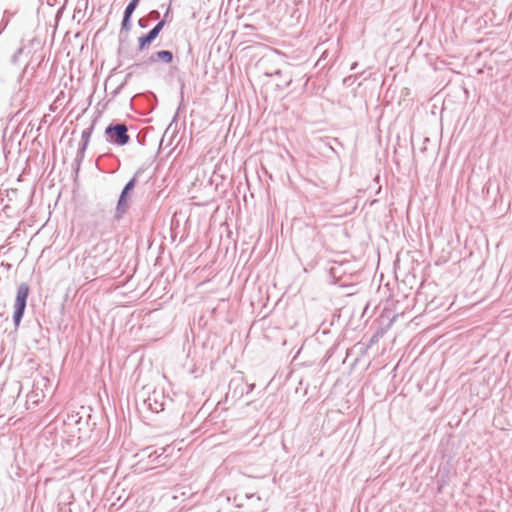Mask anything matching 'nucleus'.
Here are the masks:
<instances>
[{
	"mask_svg": "<svg viewBox=\"0 0 512 512\" xmlns=\"http://www.w3.org/2000/svg\"><path fill=\"white\" fill-rule=\"evenodd\" d=\"M106 133L110 136L111 140H113L118 145H125L129 141V136L127 134V128L123 124H118L113 127H108L106 129Z\"/></svg>",
	"mask_w": 512,
	"mask_h": 512,
	"instance_id": "obj_2",
	"label": "nucleus"
},
{
	"mask_svg": "<svg viewBox=\"0 0 512 512\" xmlns=\"http://www.w3.org/2000/svg\"><path fill=\"white\" fill-rule=\"evenodd\" d=\"M29 295V287L27 284H21L18 287L17 295L15 299V312H14V321L18 324L23 316L26 301Z\"/></svg>",
	"mask_w": 512,
	"mask_h": 512,
	"instance_id": "obj_1",
	"label": "nucleus"
},
{
	"mask_svg": "<svg viewBox=\"0 0 512 512\" xmlns=\"http://www.w3.org/2000/svg\"><path fill=\"white\" fill-rule=\"evenodd\" d=\"M134 187V181L131 180L129 181L124 190L122 191L121 193V196H120V199L118 201V206H117V210L120 212V213H124L128 207V192L130 190H132Z\"/></svg>",
	"mask_w": 512,
	"mask_h": 512,
	"instance_id": "obj_4",
	"label": "nucleus"
},
{
	"mask_svg": "<svg viewBox=\"0 0 512 512\" xmlns=\"http://www.w3.org/2000/svg\"><path fill=\"white\" fill-rule=\"evenodd\" d=\"M156 38V36H154L151 32H149L147 35H144L142 37L139 38L138 42H139V49L140 50H143L146 46H148L154 39Z\"/></svg>",
	"mask_w": 512,
	"mask_h": 512,
	"instance_id": "obj_7",
	"label": "nucleus"
},
{
	"mask_svg": "<svg viewBox=\"0 0 512 512\" xmlns=\"http://www.w3.org/2000/svg\"><path fill=\"white\" fill-rule=\"evenodd\" d=\"M158 58L164 60L165 62L172 61V53L170 51H159L157 53Z\"/></svg>",
	"mask_w": 512,
	"mask_h": 512,
	"instance_id": "obj_8",
	"label": "nucleus"
},
{
	"mask_svg": "<svg viewBox=\"0 0 512 512\" xmlns=\"http://www.w3.org/2000/svg\"><path fill=\"white\" fill-rule=\"evenodd\" d=\"M164 26V21H161L159 22L150 32L154 35V36H158V34L160 33V31L162 30Z\"/></svg>",
	"mask_w": 512,
	"mask_h": 512,
	"instance_id": "obj_9",
	"label": "nucleus"
},
{
	"mask_svg": "<svg viewBox=\"0 0 512 512\" xmlns=\"http://www.w3.org/2000/svg\"><path fill=\"white\" fill-rule=\"evenodd\" d=\"M139 1L140 0H132L126 7L125 13H124V19H123V23H122L123 28H128V23H129L130 17L132 15V13L134 12V10L136 9Z\"/></svg>",
	"mask_w": 512,
	"mask_h": 512,
	"instance_id": "obj_6",
	"label": "nucleus"
},
{
	"mask_svg": "<svg viewBox=\"0 0 512 512\" xmlns=\"http://www.w3.org/2000/svg\"><path fill=\"white\" fill-rule=\"evenodd\" d=\"M146 502H147V503H146V505H145V510H144V511H141V512H145V511L150 507V505H151V504H152V502H153V499H152V498H150V499H148Z\"/></svg>",
	"mask_w": 512,
	"mask_h": 512,
	"instance_id": "obj_11",
	"label": "nucleus"
},
{
	"mask_svg": "<svg viewBox=\"0 0 512 512\" xmlns=\"http://www.w3.org/2000/svg\"><path fill=\"white\" fill-rule=\"evenodd\" d=\"M44 398V394L42 392L32 391L27 395L26 400V408L30 409L36 405H38Z\"/></svg>",
	"mask_w": 512,
	"mask_h": 512,
	"instance_id": "obj_5",
	"label": "nucleus"
},
{
	"mask_svg": "<svg viewBox=\"0 0 512 512\" xmlns=\"http://www.w3.org/2000/svg\"><path fill=\"white\" fill-rule=\"evenodd\" d=\"M163 398L164 397L161 393L153 391L152 394L146 400V402L153 412L158 413L164 409V402L159 401V399L163 400Z\"/></svg>",
	"mask_w": 512,
	"mask_h": 512,
	"instance_id": "obj_3",
	"label": "nucleus"
},
{
	"mask_svg": "<svg viewBox=\"0 0 512 512\" xmlns=\"http://www.w3.org/2000/svg\"><path fill=\"white\" fill-rule=\"evenodd\" d=\"M164 26V21H161L159 22L150 32L154 35V36H158V34L160 33V31L162 30Z\"/></svg>",
	"mask_w": 512,
	"mask_h": 512,
	"instance_id": "obj_10",
	"label": "nucleus"
}]
</instances>
